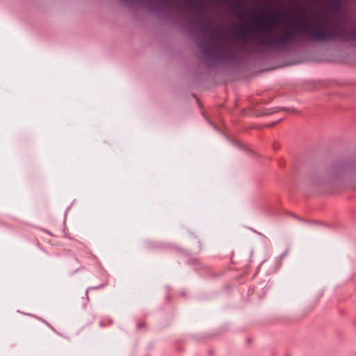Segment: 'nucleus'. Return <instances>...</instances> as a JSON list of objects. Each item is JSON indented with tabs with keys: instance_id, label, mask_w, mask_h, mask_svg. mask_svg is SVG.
Instances as JSON below:
<instances>
[{
	"instance_id": "4",
	"label": "nucleus",
	"mask_w": 356,
	"mask_h": 356,
	"mask_svg": "<svg viewBox=\"0 0 356 356\" xmlns=\"http://www.w3.org/2000/svg\"><path fill=\"white\" fill-rule=\"evenodd\" d=\"M352 37L353 39L356 40V29L355 31H353V32L352 33Z\"/></svg>"
},
{
	"instance_id": "2",
	"label": "nucleus",
	"mask_w": 356,
	"mask_h": 356,
	"mask_svg": "<svg viewBox=\"0 0 356 356\" xmlns=\"http://www.w3.org/2000/svg\"><path fill=\"white\" fill-rule=\"evenodd\" d=\"M244 44V24L234 25L227 29L217 27L209 34L204 51L213 60L237 63L242 56Z\"/></svg>"
},
{
	"instance_id": "1",
	"label": "nucleus",
	"mask_w": 356,
	"mask_h": 356,
	"mask_svg": "<svg viewBox=\"0 0 356 356\" xmlns=\"http://www.w3.org/2000/svg\"><path fill=\"white\" fill-rule=\"evenodd\" d=\"M284 15L277 12L271 17L266 13L255 20L258 44L265 48H283L294 41L307 36L309 40L323 41L339 36L336 25L324 16L309 19L305 15L296 18V24L285 31H278L275 28L282 24Z\"/></svg>"
},
{
	"instance_id": "5",
	"label": "nucleus",
	"mask_w": 356,
	"mask_h": 356,
	"mask_svg": "<svg viewBox=\"0 0 356 356\" xmlns=\"http://www.w3.org/2000/svg\"><path fill=\"white\" fill-rule=\"evenodd\" d=\"M245 151H246V154H252V152L249 151L247 148L245 149Z\"/></svg>"
},
{
	"instance_id": "3",
	"label": "nucleus",
	"mask_w": 356,
	"mask_h": 356,
	"mask_svg": "<svg viewBox=\"0 0 356 356\" xmlns=\"http://www.w3.org/2000/svg\"><path fill=\"white\" fill-rule=\"evenodd\" d=\"M245 34H246V41H247L250 36V32H249V30L248 28V17L247 16H246V32H245Z\"/></svg>"
}]
</instances>
